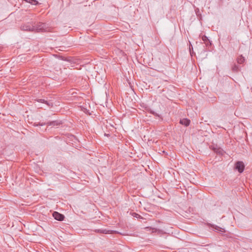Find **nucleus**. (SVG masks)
<instances>
[{
    "label": "nucleus",
    "instance_id": "nucleus-1",
    "mask_svg": "<svg viewBox=\"0 0 252 252\" xmlns=\"http://www.w3.org/2000/svg\"><path fill=\"white\" fill-rule=\"evenodd\" d=\"M34 31L37 32H43L45 31L46 24L43 23H38L36 24L34 23Z\"/></svg>",
    "mask_w": 252,
    "mask_h": 252
},
{
    "label": "nucleus",
    "instance_id": "nucleus-2",
    "mask_svg": "<svg viewBox=\"0 0 252 252\" xmlns=\"http://www.w3.org/2000/svg\"><path fill=\"white\" fill-rule=\"evenodd\" d=\"M60 124H61V123L57 121H53L49 122H48L46 123V125H47L49 126H59ZM45 125H46L45 123H39L38 124L34 123L33 126H45Z\"/></svg>",
    "mask_w": 252,
    "mask_h": 252
},
{
    "label": "nucleus",
    "instance_id": "nucleus-3",
    "mask_svg": "<svg viewBox=\"0 0 252 252\" xmlns=\"http://www.w3.org/2000/svg\"><path fill=\"white\" fill-rule=\"evenodd\" d=\"M235 168L239 173H241L244 170L245 165L242 161H237L235 163Z\"/></svg>",
    "mask_w": 252,
    "mask_h": 252
},
{
    "label": "nucleus",
    "instance_id": "nucleus-4",
    "mask_svg": "<svg viewBox=\"0 0 252 252\" xmlns=\"http://www.w3.org/2000/svg\"><path fill=\"white\" fill-rule=\"evenodd\" d=\"M21 29L25 31H34L33 25H31L29 23H27L21 26Z\"/></svg>",
    "mask_w": 252,
    "mask_h": 252
},
{
    "label": "nucleus",
    "instance_id": "nucleus-5",
    "mask_svg": "<svg viewBox=\"0 0 252 252\" xmlns=\"http://www.w3.org/2000/svg\"><path fill=\"white\" fill-rule=\"evenodd\" d=\"M52 215L55 220L59 221H62L64 218L63 215L60 214L58 212H54Z\"/></svg>",
    "mask_w": 252,
    "mask_h": 252
},
{
    "label": "nucleus",
    "instance_id": "nucleus-6",
    "mask_svg": "<svg viewBox=\"0 0 252 252\" xmlns=\"http://www.w3.org/2000/svg\"><path fill=\"white\" fill-rule=\"evenodd\" d=\"M190 121L188 119H183L180 120V123L186 126H189Z\"/></svg>",
    "mask_w": 252,
    "mask_h": 252
},
{
    "label": "nucleus",
    "instance_id": "nucleus-7",
    "mask_svg": "<svg viewBox=\"0 0 252 252\" xmlns=\"http://www.w3.org/2000/svg\"><path fill=\"white\" fill-rule=\"evenodd\" d=\"M202 40L204 42V43L206 44V45L207 46L209 45H211V43L209 39H208V37H207L206 35H203L202 37Z\"/></svg>",
    "mask_w": 252,
    "mask_h": 252
},
{
    "label": "nucleus",
    "instance_id": "nucleus-8",
    "mask_svg": "<svg viewBox=\"0 0 252 252\" xmlns=\"http://www.w3.org/2000/svg\"><path fill=\"white\" fill-rule=\"evenodd\" d=\"M214 151L218 154L222 155L224 153V151L220 148H213Z\"/></svg>",
    "mask_w": 252,
    "mask_h": 252
},
{
    "label": "nucleus",
    "instance_id": "nucleus-9",
    "mask_svg": "<svg viewBox=\"0 0 252 252\" xmlns=\"http://www.w3.org/2000/svg\"><path fill=\"white\" fill-rule=\"evenodd\" d=\"M37 101L38 102H41V103H45L47 105H48L49 106H53V104L52 103H49L47 101L45 100V99H39L37 100Z\"/></svg>",
    "mask_w": 252,
    "mask_h": 252
},
{
    "label": "nucleus",
    "instance_id": "nucleus-10",
    "mask_svg": "<svg viewBox=\"0 0 252 252\" xmlns=\"http://www.w3.org/2000/svg\"><path fill=\"white\" fill-rule=\"evenodd\" d=\"M245 61V58L242 55L240 56L237 59V62L239 64L243 63Z\"/></svg>",
    "mask_w": 252,
    "mask_h": 252
},
{
    "label": "nucleus",
    "instance_id": "nucleus-11",
    "mask_svg": "<svg viewBox=\"0 0 252 252\" xmlns=\"http://www.w3.org/2000/svg\"><path fill=\"white\" fill-rule=\"evenodd\" d=\"M26 2L30 3L33 5H37L38 4V1L36 0H24Z\"/></svg>",
    "mask_w": 252,
    "mask_h": 252
},
{
    "label": "nucleus",
    "instance_id": "nucleus-12",
    "mask_svg": "<svg viewBox=\"0 0 252 252\" xmlns=\"http://www.w3.org/2000/svg\"><path fill=\"white\" fill-rule=\"evenodd\" d=\"M97 232H99V233H104V234H107V233H109V231H107L105 229H103V230H101V229H98L96 230Z\"/></svg>",
    "mask_w": 252,
    "mask_h": 252
},
{
    "label": "nucleus",
    "instance_id": "nucleus-13",
    "mask_svg": "<svg viewBox=\"0 0 252 252\" xmlns=\"http://www.w3.org/2000/svg\"><path fill=\"white\" fill-rule=\"evenodd\" d=\"M232 70L235 72H237L239 70V66L234 64L232 67Z\"/></svg>",
    "mask_w": 252,
    "mask_h": 252
},
{
    "label": "nucleus",
    "instance_id": "nucleus-14",
    "mask_svg": "<svg viewBox=\"0 0 252 252\" xmlns=\"http://www.w3.org/2000/svg\"><path fill=\"white\" fill-rule=\"evenodd\" d=\"M59 58L61 60H63V61H67V62H70L71 61V60L69 59L68 58H65L64 57H63V56H60Z\"/></svg>",
    "mask_w": 252,
    "mask_h": 252
},
{
    "label": "nucleus",
    "instance_id": "nucleus-15",
    "mask_svg": "<svg viewBox=\"0 0 252 252\" xmlns=\"http://www.w3.org/2000/svg\"><path fill=\"white\" fill-rule=\"evenodd\" d=\"M212 226L213 227V228H214L216 230H218V231H220V229H221L220 227L217 226H215L214 225H212Z\"/></svg>",
    "mask_w": 252,
    "mask_h": 252
},
{
    "label": "nucleus",
    "instance_id": "nucleus-16",
    "mask_svg": "<svg viewBox=\"0 0 252 252\" xmlns=\"http://www.w3.org/2000/svg\"><path fill=\"white\" fill-rule=\"evenodd\" d=\"M1 49H2V47H0V52L1 51Z\"/></svg>",
    "mask_w": 252,
    "mask_h": 252
},
{
    "label": "nucleus",
    "instance_id": "nucleus-17",
    "mask_svg": "<svg viewBox=\"0 0 252 252\" xmlns=\"http://www.w3.org/2000/svg\"><path fill=\"white\" fill-rule=\"evenodd\" d=\"M134 214H135V216H136V215H137V214H136V213H134Z\"/></svg>",
    "mask_w": 252,
    "mask_h": 252
},
{
    "label": "nucleus",
    "instance_id": "nucleus-18",
    "mask_svg": "<svg viewBox=\"0 0 252 252\" xmlns=\"http://www.w3.org/2000/svg\"><path fill=\"white\" fill-rule=\"evenodd\" d=\"M134 214H135V216H136V215H137V214H136V213H134Z\"/></svg>",
    "mask_w": 252,
    "mask_h": 252
}]
</instances>
